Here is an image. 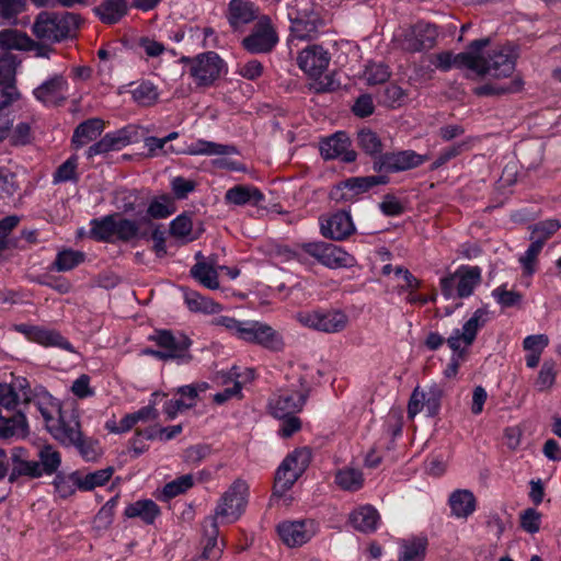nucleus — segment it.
Instances as JSON below:
<instances>
[{
    "mask_svg": "<svg viewBox=\"0 0 561 561\" xmlns=\"http://www.w3.org/2000/svg\"><path fill=\"white\" fill-rule=\"evenodd\" d=\"M47 430L55 439L66 446H71L73 443L79 442L82 435L79 420L75 415L66 421L61 414L55 422L49 424Z\"/></svg>",
    "mask_w": 561,
    "mask_h": 561,
    "instance_id": "obj_26",
    "label": "nucleus"
},
{
    "mask_svg": "<svg viewBox=\"0 0 561 561\" xmlns=\"http://www.w3.org/2000/svg\"><path fill=\"white\" fill-rule=\"evenodd\" d=\"M439 405V394L437 391L431 390L426 393L415 388L408 404V415L413 419L421 411L425 410L427 416H434L438 413Z\"/></svg>",
    "mask_w": 561,
    "mask_h": 561,
    "instance_id": "obj_25",
    "label": "nucleus"
},
{
    "mask_svg": "<svg viewBox=\"0 0 561 561\" xmlns=\"http://www.w3.org/2000/svg\"><path fill=\"white\" fill-rule=\"evenodd\" d=\"M428 156L413 150H401L380 154L374 161V171L398 173L412 170L428 161Z\"/></svg>",
    "mask_w": 561,
    "mask_h": 561,
    "instance_id": "obj_13",
    "label": "nucleus"
},
{
    "mask_svg": "<svg viewBox=\"0 0 561 561\" xmlns=\"http://www.w3.org/2000/svg\"><path fill=\"white\" fill-rule=\"evenodd\" d=\"M481 279V267L461 265L454 273L440 278L442 294L446 299L467 298L473 294Z\"/></svg>",
    "mask_w": 561,
    "mask_h": 561,
    "instance_id": "obj_6",
    "label": "nucleus"
},
{
    "mask_svg": "<svg viewBox=\"0 0 561 561\" xmlns=\"http://www.w3.org/2000/svg\"><path fill=\"white\" fill-rule=\"evenodd\" d=\"M257 16V9L247 0H231L229 3L228 20L233 28L252 22Z\"/></svg>",
    "mask_w": 561,
    "mask_h": 561,
    "instance_id": "obj_33",
    "label": "nucleus"
},
{
    "mask_svg": "<svg viewBox=\"0 0 561 561\" xmlns=\"http://www.w3.org/2000/svg\"><path fill=\"white\" fill-rule=\"evenodd\" d=\"M556 362L552 359L545 360L535 381L536 389L539 391L551 389L556 382Z\"/></svg>",
    "mask_w": 561,
    "mask_h": 561,
    "instance_id": "obj_50",
    "label": "nucleus"
},
{
    "mask_svg": "<svg viewBox=\"0 0 561 561\" xmlns=\"http://www.w3.org/2000/svg\"><path fill=\"white\" fill-rule=\"evenodd\" d=\"M31 400V389L24 378H16L12 383H0V407L14 410L20 402Z\"/></svg>",
    "mask_w": 561,
    "mask_h": 561,
    "instance_id": "obj_24",
    "label": "nucleus"
},
{
    "mask_svg": "<svg viewBox=\"0 0 561 561\" xmlns=\"http://www.w3.org/2000/svg\"><path fill=\"white\" fill-rule=\"evenodd\" d=\"M16 57L11 53L0 55V84H15Z\"/></svg>",
    "mask_w": 561,
    "mask_h": 561,
    "instance_id": "obj_53",
    "label": "nucleus"
},
{
    "mask_svg": "<svg viewBox=\"0 0 561 561\" xmlns=\"http://www.w3.org/2000/svg\"><path fill=\"white\" fill-rule=\"evenodd\" d=\"M368 84H380L390 78L388 67L382 64H369L363 75Z\"/></svg>",
    "mask_w": 561,
    "mask_h": 561,
    "instance_id": "obj_64",
    "label": "nucleus"
},
{
    "mask_svg": "<svg viewBox=\"0 0 561 561\" xmlns=\"http://www.w3.org/2000/svg\"><path fill=\"white\" fill-rule=\"evenodd\" d=\"M38 457L43 472L48 474L55 472L61 462L60 454L51 446H44L39 450Z\"/></svg>",
    "mask_w": 561,
    "mask_h": 561,
    "instance_id": "obj_60",
    "label": "nucleus"
},
{
    "mask_svg": "<svg viewBox=\"0 0 561 561\" xmlns=\"http://www.w3.org/2000/svg\"><path fill=\"white\" fill-rule=\"evenodd\" d=\"M139 227L136 221L116 215V239L129 241L138 236Z\"/></svg>",
    "mask_w": 561,
    "mask_h": 561,
    "instance_id": "obj_63",
    "label": "nucleus"
},
{
    "mask_svg": "<svg viewBox=\"0 0 561 561\" xmlns=\"http://www.w3.org/2000/svg\"><path fill=\"white\" fill-rule=\"evenodd\" d=\"M431 62L438 69L443 71L449 70L451 67H456L459 69L466 68L471 70V68L478 69L476 65V58L472 54V48L469 46L467 51L459 53L454 55L450 51H442L431 56Z\"/></svg>",
    "mask_w": 561,
    "mask_h": 561,
    "instance_id": "obj_27",
    "label": "nucleus"
},
{
    "mask_svg": "<svg viewBox=\"0 0 561 561\" xmlns=\"http://www.w3.org/2000/svg\"><path fill=\"white\" fill-rule=\"evenodd\" d=\"M489 38L476 39L470 43L476 65L478 69L471 68V71L479 77L490 75L495 78L508 77L515 69V56L508 48L502 47L492 50L489 58H484L482 49L489 46Z\"/></svg>",
    "mask_w": 561,
    "mask_h": 561,
    "instance_id": "obj_2",
    "label": "nucleus"
},
{
    "mask_svg": "<svg viewBox=\"0 0 561 561\" xmlns=\"http://www.w3.org/2000/svg\"><path fill=\"white\" fill-rule=\"evenodd\" d=\"M320 152L325 160L340 158L345 163L354 162L357 158V152L352 149V141L344 131H337L322 139Z\"/></svg>",
    "mask_w": 561,
    "mask_h": 561,
    "instance_id": "obj_18",
    "label": "nucleus"
},
{
    "mask_svg": "<svg viewBox=\"0 0 561 561\" xmlns=\"http://www.w3.org/2000/svg\"><path fill=\"white\" fill-rule=\"evenodd\" d=\"M523 88V81L520 79H514L507 84H493L486 83L481 87H477L473 93L478 96H490V95H503L510 93H516Z\"/></svg>",
    "mask_w": 561,
    "mask_h": 561,
    "instance_id": "obj_47",
    "label": "nucleus"
},
{
    "mask_svg": "<svg viewBox=\"0 0 561 561\" xmlns=\"http://www.w3.org/2000/svg\"><path fill=\"white\" fill-rule=\"evenodd\" d=\"M239 340L273 352H279L284 347L283 337L276 330L265 322L255 320H244Z\"/></svg>",
    "mask_w": 561,
    "mask_h": 561,
    "instance_id": "obj_11",
    "label": "nucleus"
},
{
    "mask_svg": "<svg viewBox=\"0 0 561 561\" xmlns=\"http://www.w3.org/2000/svg\"><path fill=\"white\" fill-rule=\"evenodd\" d=\"M210 324L219 332H226L229 335L240 339L244 321L237 320L229 316H217L211 319Z\"/></svg>",
    "mask_w": 561,
    "mask_h": 561,
    "instance_id": "obj_51",
    "label": "nucleus"
},
{
    "mask_svg": "<svg viewBox=\"0 0 561 561\" xmlns=\"http://www.w3.org/2000/svg\"><path fill=\"white\" fill-rule=\"evenodd\" d=\"M451 515L458 519L469 518L477 510V499L469 490H456L448 499Z\"/></svg>",
    "mask_w": 561,
    "mask_h": 561,
    "instance_id": "obj_29",
    "label": "nucleus"
},
{
    "mask_svg": "<svg viewBox=\"0 0 561 561\" xmlns=\"http://www.w3.org/2000/svg\"><path fill=\"white\" fill-rule=\"evenodd\" d=\"M307 392L301 386L293 385L290 388L280 389L268 403L271 414L276 419H285L301 411L306 403Z\"/></svg>",
    "mask_w": 561,
    "mask_h": 561,
    "instance_id": "obj_14",
    "label": "nucleus"
},
{
    "mask_svg": "<svg viewBox=\"0 0 561 561\" xmlns=\"http://www.w3.org/2000/svg\"><path fill=\"white\" fill-rule=\"evenodd\" d=\"M170 233L183 242H190L197 239L201 231L194 229L192 218L188 215L182 214L171 221Z\"/></svg>",
    "mask_w": 561,
    "mask_h": 561,
    "instance_id": "obj_40",
    "label": "nucleus"
},
{
    "mask_svg": "<svg viewBox=\"0 0 561 561\" xmlns=\"http://www.w3.org/2000/svg\"><path fill=\"white\" fill-rule=\"evenodd\" d=\"M531 243L526 252L519 257V263L523 267V273L527 276H531L536 271L537 257L542 250V239H538L536 236H530Z\"/></svg>",
    "mask_w": 561,
    "mask_h": 561,
    "instance_id": "obj_48",
    "label": "nucleus"
},
{
    "mask_svg": "<svg viewBox=\"0 0 561 561\" xmlns=\"http://www.w3.org/2000/svg\"><path fill=\"white\" fill-rule=\"evenodd\" d=\"M116 215L105 216L91 221L90 237L98 241H113L116 239Z\"/></svg>",
    "mask_w": 561,
    "mask_h": 561,
    "instance_id": "obj_41",
    "label": "nucleus"
},
{
    "mask_svg": "<svg viewBox=\"0 0 561 561\" xmlns=\"http://www.w3.org/2000/svg\"><path fill=\"white\" fill-rule=\"evenodd\" d=\"M263 198L260 191L252 186L238 185L227 191L226 201L233 205L259 203Z\"/></svg>",
    "mask_w": 561,
    "mask_h": 561,
    "instance_id": "obj_44",
    "label": "nucleus"
},
{
    "mask_svg": "<svg viewBox=\"0 0 561 561\" xmlns=\"http://www.w3.org/2000/svg\"><path fill=\"white\" fill-rule=\"evenodd\" d=\"M491 295L502 308L518 306L523 300V295L520 293L507 289L505 285L493 289Z\"/></svg>",
    "mask_w": 561,
    "mask_h": 561,
    "instance_id": "obj_55",
    "label": "nucleus"
},
{
    "mask_svg": "<svg viewBox=\"0 0 561 561\" xmlns=\"http://www.w3.org/2000/svg\"><path fill=\"white\" fill-rule=\"evenodd\" d=\"M151 340L161 348L159 351L146 350L145 354L156 356L160 359H178L187 363L191 359L188 348L191 341L183 334H172L170 331H157Z\"/></svg>",
    "mask_w": 561,
    "mask_h": 561,
    "instance_id": "obj_9",
    "label": "nucleus"
},
{
    "mask_svg": "<svg viewBox=\"0 0 561 561\" xmlns=\"http://www.w3.org/2000/svg\"><path fill=\"white\" fill-rule=\"evenodd\" d=\"M330 62L329 53L319 45H310L297 56L299 68L311 78H319Z\"/></svg>",
    "mask_w": 561,
    "mask_h": 561,
    "instance_id": "obj_21",
    "label": "nucleus"
},
{
    "mask_svg": "<svg viewBox=\"0 0 561 561\" xmlns=\"http://www.w3.org/2000/svg\"><path fill=\"white\" fill-rule=\"evenodd\" d=\"M100 19L107 24H114L127 12V2L125 0H105L96 8Z\"/></svg>",
    "mask_w": 561,
    "mask_h": 561,
    "instance_id": "obj_43",
    "label": "nucleus"
},
{
    "mask_svg": "<svg viewBox=\"0 0 561 561\" xmlns=\"http://www.w3.org/2000/svg\"><path fill=\"white\" fill-rule=\"evenodd\" d=\"M192 154H208L220 156L213 161L214 165L226 172H249L248 167L236 152L232 146L220 145L206 140H198L190 147L188 150Z\"/></svg>",
    "mask_w": 561,
    "mask_h": 561,
    "instance_id": "obj_8",
    "label": "nucleus"
},
{
    "mask_svg": "<svg viewBox=\"0 0 561 561\" xmlns=\"http://www.w3.org/2000/svg\"><path fill=\"white\" fill-rule=\"evenodd\" d=\"M335 482L343 490L357 491L364 484V477L359 469L345 467L336 472Z\"/></svg>",
    "mask_w": 561,
    "mask_h": 561,
    "instance_id": "obj_45",
    "label": "nucleus"
},
{
    "mask_svg": "<svg viewBox=\"0 0 561 561\" xmlns=\"http://www.w3.org/2000/svg\"><path fill=\"white\" fill-rule=\"evenodd\" d=\"M190 64V75L199 87L210 85L219 78L222 60L213 51L198 55L194 59L183 58Z\"/></svg>",
    "mask_w": 561,
    "mask_h": 561,
    "instance_id": "obj_16",
    "label": "nucleus"
},
{
    "mask_svg": "<svg viewBox=\"0 0 561 561\" xmlns=\"http://www.w3.org/2000/svg\"><path fill=\"white\" fill-rule=\"evenodd\" d=\"M84 259L83 253L75 250H62L57 254L55 268L59 272L70 271Z\"/></svg>",
    "mask_w": 561,
    "mask_h": 561,
    "instance_id": "obj_57",
    "label": "nucleus"
},
{
    "mask_svg": "<svg viewBox=\"0 0 561 561\" xmlns=\"http://www.w3.org/2000/svg\"><path fill=\"white\" fill-rule=\"evenodd\" d=\"M71 446H75L82 458L87 461L96 460L101 455L99 442L92 438H84L82 435L80 436L79 442L73 443Z\"/></svg>",
    "mask_w": 561,
    "mask_h": 561,
    "instance_id": "obj_62",
    "label": "nucleus"
},
{
    "mask_svg": "<svg viewBox=\"0 0 561 561\" xmlns=\"http://www.w3.org/2000/svg\"><path fill=\"white\" fill-rule=\"evenodd\" d=\"M379 520V513L371 505L359 506L350 514L351 525L362 533L375 531Z\"/></svg>",
    "mask_w": 561,
    "mask_h": 561,
    "instance_id": "obj_30",
    "label": "nucleus"
},
{
    "mask_svg": "<svg viewBox=\"0 0 561 561\" xmlns=\"http://www.w3.org/2000/svg\"><path fill=\"white\" fill-rule=\"evenodd\" d=\"M489 320V310L486 308H478L471 317L463 322L461 328L454 329L446 340L451 353L457 356L466 357L479 331L485 327Z\"/></svg>",
    "mask_w": 561,
    "mask_h": 561,
    "instance_id": "obj_5",
    "label": "nucleus"
},
{
    "mask_svg": "<svg viewBox=\"0 0 561 561\" xmlns=\"http://www.w3.org/2000/svg\"><path fill=\"white\" fill-rule=\"evenodd\" d=\"M184 300L192 312L205 314H217L222 310V306L210 298L204 297L197 291L185 290Z\"/></svg>",
    "mask_w": 561,
    "mask_h": 561,
    "instance_id": "obj_36",
    "label": "nucleus"
},
{
    "mask_svg": "<svg viewBox=\"0 0 561 561\" xmlns=\"http://www.w3.org/2000/svg\"><path fill=\"white\" fill-rule=\"evenodd\" d=\"M125 515L129 518L139 517L145 523L152 524L160 515V508L151 500H139L126 506Z\"/></svg>",
    "mask_w": 561,
    "mask_h": 561,
    "instance_id": "obj_37",
    "label": "nucleus"
},
{
    "mask_svg": "<svg viewBox=\"0 0 561 561\" xmlns=\"http://www.w3.org/2000/svg\"><path fill=\"white\" fill-rule=\"evenodd\" d=\"M425 538H410L400 542L399 561H423L426 554Z\"/></svg>",
    "mask_w": 561,
    "mask_h": 561,
    "instance_id": "obj_38",
    "label": "nucleus"
},
{
    "mask_svg": "<svg viewBox=\"0 0 561 561\" xmlns=\"http://www.w3.org/2000/svg\"><path fill=\"white\" fill-rule=\"evenodd\" d=\"M105 123L101 118H89L79 124L72 136V144L79 148L95 140L104 130Z\"/></svg>",
    "mask_w": 561,
    "mask_h": 561,
    "instance_id": "obj_34",
    "label": "nucleus"
},
{
    "mask_svg": "<svg viewBox=\"0 0 561 561\" xmlns=\"http://www.w3.org/2000/svg\"><path fill=\"white\" fill-rule=\"evenodd\" d=\"M36 405L45 420L46 428L61 415V409L58 400L48 392L43 391L36 397Z\"/></svg>",
    "mask_w": 561,
    "mask_h": 561,
    "instance_id": "obj_42",
    "label": "nucleus"
},
{
    "mask_svg": "<svg viewBox=\"0 0 561 561\" xmlns=\"http://www.w3.org/2000/svg\"><path fill=\"white\" fill-rule=\"evenodd\" d=\"M131 93L134 100L142 106L153 105L159 98L157 87L150 82L140 83Z\"/></svg>",
    "mask_w": 561,
    "mask_h": 561,
    "instance_id": "obj_54",
    "label": "nucleus"
},
{
    "mask_svg": "<svg viewBox=\"0 0 561 561\" xmlns=\"http://www.w3.org/2000/svg\"><path fill=\"white\" fill-rule=\"evenodd\" d=\"M32 45L33 39L16 30H3L0 32V47L25 50L32 47Z\"/></svg>",
    "mask_w": 561,
    "mask_h": 561,
    "instance_id": "obj_46",
    "label": "nucleus"
},
{
    "mask_svg": "<svg viewBox=\"0 0 561 561\" xmlns=\"http://www.w3.org/2000/svg\"><path fill=\"white\" fill-rule=\"evenodd\" d=\"M319 533V524L310 518L284 520L277 525V534L283 543L297 548L309 542Z\"/></svg>",
    "mask_w": 561,
    "mask_h": 561,
    "instance_id": "obj_12",
    "label": "nucleus"
},
{
    "mask_svg": "<svg viewBox=\"0 0 561 561\" xmlns=\"http://www.w3.org/2000/svg\"><path fill=\"white\" fill-rule=\"evenodd\" d=\"M243 46L252 54L267 53L277 43V35L268 23H260V27L243 39Z\"/></svg>",
    "mask_w": 561,
    "mask_h": 561,
    "instance_id": "obj_28",
    "label": "nucleus"
},
{
    "mask_svg": "<svg viewBox=\"0 0 561 561\" xmlns=\"http://www.w3.org/2000/svg\"><path fill=\"white\" fill-rule=\"evenodd\" d=\"M16 330L21 332L28 341L43 346H57L72 352L71 344L57 331L44 327L20 324Z\"/></svg>",
    "mask_w": 561,
    "mask_h": 561,
    "instance_id": "obj_22",
    "label": "nucleus"
},
{
    "mask_svg": "<svg viewBox=\"0 0 561 561\" xmlns=\"http://www.w3.org/2000/svg\"><path fill=\"white\" fill-rule=\"evenodd\" d=\"M113 472L114 469L112 467L88 473L75 471L71 473V480L76 483L79 490L91 491L96 486L104 485L111 479Z\"/></svg>",
    "mask_w": 561,
    "mask_h": 561,
    "instance_id": "obj_32",
    "label": "nucleus"
},
{
    "mask_svg": "<svg viewBox=\"0 0 561 561\" xmlns=\"http://www.w3.org/2000/svg\"><path fill=\"white\" fill-rule=\"evenodd\" d=\"M67 89V80L62 76L57 75L43 82L34 90L33 93L39 102L47 105L58 106L66 101Z\"/></svg>",
    "mask_w": 561,
    "mask_h": 561,
    "instance_id": "obj_23",
    "label": "nucleus"
},
{
    "mask_svg": "<svg viewBox=\"0 0 561 561\" xmlns=\"http://www.w3.org/2000/svg\"><path fill=\"white\" fill-rule=\"evenodd\" d=\"M194 484L192 474H184L169 483H167L161 492V495L164 500H169L175 497L188 489H191Z\"/></svg>",
    "mask_w": 561,
    "mask_h": 561,
    "instance_id": "obj_52",
    "label": "nucleus"
},
{
    "mask_svg": "<svg viewBox=\"0 0 561 561\" xmlns=\"http://www.w3.org/2000/svg\"><path fill=\"white\" fill-rule=\"evenodd\" d=\"M288 18L291 21V41H311L317 37L319 32V20L317 18L299 16L294 15V13H288Z\"/></svg>",
    "mask_w": 561,
    "mask_h": 561,
    "instance_id": "obj_31",
    "label": "nucleus"
},
{
    "mask_svg": "<svg viewBox=\"0 0 561 561\" xmlns=\"http://www.w3.org/2000/svg\"><path fill=\"white\" fill-rule=\"evenodd\" d=\"M24 450L21 448H15L12 453V460L14 463V470L19 474L30 476V477H41L43 473L42 467L39 462L36 461H27L23 460L22 456Z\"/></svg>",
    "mask_w": 561,
    "mask_h": 561,
    "instance_id": "obj_49",
    "label": "nucleus"
},
{
    "mask_svg": "<svg viewBox=\"0 0 561 561\" xmlns=\"http://www.w3.org/2000/svg\"><path fill=\"white\" fill-rule=\"evenodd\" d=\"M357 146L368 156L374 158V161L382 153L383 144L378 134L369 128L358 130L356 136Z\"/></svg>",
    "mask_w": 561,
    "mask_h": 561,
    "instance_id": "obj_39",
    "label": "nucleus"
},
{
    "mask_svg": "<svg viewBox=\"0 0 561 561\" xmlns=\"http://www.w3.org/2000/svg\"><path fill=\"white\" fill-rule=\"evenodd\" d=\"M437 30L428 23H417L404 33L401 46L404 50L415 53L432 48L437 38Z\"/></svg>",
    "mask_w": 561,
    "mask_h": 561,
    "instance_id": "obj_20",
    "label": "nucleus"
},
{
    "mask_svg": "<svg viewBox=\"0 0 561 561\" xmlns=\"http://www.w3.org/2000/svg\"><path fill=\"white\" fill-rule=\"evenodd\" d=\"M250 486L243 479H236L220 495L214 511V522L232 524L245 512Z\"/></svg>",
    "mask_w": 561,
    "mask_h": 561,
    "instance_id": "obj_4",
    "label": "nucleus"
},
{
    "mask_svg": "<svg viewBox=\"0 0 561 561\" xmlns=\"http://www.w3.org/2000/svg\"><path fill=\"white\" fill-rule=\"evenodd\" d=\"M301 249L328 268H351L356 265L354 255L332 243L322 241L309 242L304 243Z\"/></svg>",
    "mask_w": 561,
    "mask_h": 561,
    "instance_id": "obj_10",
    "label": "nucleus"
},
{
    "mask_svg": "<svg viewBox=\"0 0 561 561\" xmlns=\"http://www.w3.org/2000/svg\"><path fill=\"white\" fill-rule=\"evenodd\" d=\"M394 276L397 278L399 293L409 294L410 291L416 290L421 286V282L408 270L401 266L394 268Z\"/></svg>",
    "mask_w": 561,
    "mask_h": 561,
    "instance_id": "obj_61",
    "label": "nucleus"
},
{
    "mask_svg": "<svg viewBox=\"0 0 561 561\" xmlns=\"http://www.w3.org/2000/svg\"><path fill=\"white\" fill-rule=\"evenodd\" d=\"M224 545L218 540L217 523L213 522L211 530L204 545L203 558L207 560H218L221 557Z\"/></svg>",
    "mask_w": 561,
    "mask_h": 561,
    "instance_id": "obj_58",
    "label": "nucleus"
},
{
    "mask_svg": "<svg viewBox=\"0 0 561 561\" xmlns=\"http://www.w3.org/2000/svg\"><path fill=\"white\" fill-rule=\"evenodd\" d=\"M175 204L171 197L161 196L152 201L148 207V214L153 218H167L175 213Z\"/></svg>",
    "mask_w": 561,
    "mask_h": 561,
    "instance_id": "obj_59",
    "label": "nucleus"
},
{
    "mask_svg": "<svg viewBox=\"0 0 561 561\" xmlns=\"http://www.w3.org/2000/svg\"><path fill=\"white\" fill-rule=\"evenodd\" d=\"M387 183V178H347L331 190L330 198L335 203H353L371 187Z\"/></svg>",
    "mask_w": 561,
    "mask_h": 561,
    "instance_id": "obj_15",
    "label": "nucleus"
},
{
    "mask_svg": "<svg viewBox=\"0 0 561 561\" xmlns=\"http://www.w3.org/2000/svg\"><path fill=\"white\" fill-rule=\"evenodd\" d=\"M320 231L324 238L342 241L355 232V225L348 211H337L320 218Z\"/></svg>",
    "mask_w": 561,
    "mask_h": 561,
    "instance_id": "obj_19",
    "label": "nucleus"
},
{
    "mask_svg": "<svg viewBox=\"0 0 561 561\" xmlns=\"http://www.w3.org/2000/svg\"><path fill=\"white\" fill-rule=\"evenodd\" d=\"M408 93L397 84H389L381 96V102L391 108L403 106L407 103Z\"/></svg>",
    "mask_w": 561,
    "mask_h": 561,
    "instance_id": "obj_56",
    "label": "nucleus"
},
{
    "mask_svg": "<svg viewBox=\"0 0 561 561\" xmlns=\"http://www.w3.org/2000/svg\"><path fill=\"white\" fill-rule=\"evenodd\" d=\"M307 448L295 449L280 463L276 471L273 496L283 505H289L290 499L285 493L294 485L310 462Z\"/></svg>",
    "mask_w": 561,
    "mask_h": 561,
    "instance_id": "obj_3",
    "label": "nucleus"
},
{
    "mask_svg": "<svg viewBox=\"0 0 561 561\" xmlns=\"http://www.w3.org/2000/svg\"><path fill=\"white\" fill-rule=\"evenodd\" d=\"M80 25L79 15L70 12H41L32 26L33 34L43 43H58L72 37Z\"/></svg>",
    "mask_w": 561,
    "mask_h": 561,
    "instance_id": "obj_1",
    "label": "nucleus"
},
{
    "mask_svg": "<svg viewBox=\"0 0 561 561\" xmlns=\"http://www.w3.org/2000/svg\"><path fill=\"white\" fill-rule=\"evenodd\" d=\"M295 319L305 328L330 334L343 331L348 324L347 314L340 309L304 310Z\"/></svg>",
    "mask_w": 561,
    "mask_h": 561,
    "instance_id": "obj_7",
    "label": "nucleus"
},
{
    "mask_svg": "<svg viewBox=\"0 0 561 561\" xmlns=\"http://www.w3.org/2000/svg\"><path fill=\"white\" fill-rule=\"evenodd\" d=\"M191 274L204 287L209 289L219 288V265H217L214 261L197 262L191 268Z\"/></svg>",
    "mask_w": 561,
    "mask_h": 561,
    "instance_id": "obj_35",
    "label": "nucleus"
},
{
    "mask_svg": "<svg viewBox=\"0 0 561 561\" xmlns=\"http://www.w3.org/2000/svg\"><path fill=\"white\" fill-rule=\"evenodd\" d=\"M138 129L134 126L121 128L114 133L106 134L101 140L92 145L88 151V158L94 156H106L111 151H118L131 142L137 141Z\"/></svg>",
    "mask_w": 561,
    "mask_h": 561,
    "instance_id": "obj_17",
    "label": "nucleus"
}]
</instances>
